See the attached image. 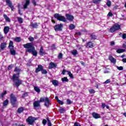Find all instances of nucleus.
I'll return each mask as SVG.
<instances>
[{
  "label": "nucleus",
  "mask_w": 126,
  "mask_h": 126,
  "mask_svg": "<svg viewBox=\"0 0 126 126\" xmlns=\"http://www.w3.org/2000/svg\"><path fill=\"white\" fill-rule=\"evenodd\" d=\"M6 93H7L6 91H4L3 93L1 94V95L0 96V98H2V97H3V96H4L5 94H6Z\"/></svg>",
  "instance_id": "4c0bfd02"
},
{
  "label": "nucleus",
  "mask_w": 126,
  "mask_h": 126,
  "mask_svg": "<svg viewBox=\"0 0 126 126\" xmlns=\"http://www.w3.org/2000/svg\"><path fill=\"white\" fill-rule=\"evenodd\" d=\"M30 3V2L29 1V0L25 1L24 4V8L25 9L27 8V6L29 5Z\"/></svg>",
  "instance_id": "aec40b11"
},
{
  "label": "nucleus",
  "mask_w": 126,
  "mask_h": 126,
  "mask_svg": "<svg viewBox=\"0 0 126 126\" xmlns=\"http://www.w3.org/2000/svg\"><path fill=\"white\" fill-rule=\"evenodd\" d=\"M76 35H78L79 36H80L81 35V32H76Z\"/></svg>",
  "instance_id": "052dcab7"
},
{
  "label": "nucleus",
  "mask_w": 126,
  "mask_h": 126,
  "mask_svg": "<svg viewBox=\"0 0 126 126\" xmlns=\"http://www.w3.org/2000/svg\"><path fill=\"white\" fill-rule=\"evenodd\" d=\"M6 2L7 5H8V6L10 7V8L11 9V10H13V5H12V3H11V2H10L9 0H7L6 1Z\"/></svg>",
  "instance_id": "f8f14e48"
},
{
  "label": "nucleus",
  "mask_w": 126,
  "mask_h": 126,
  "mask_svg": "<svg viewBox=\"0 0 126 126\" xmlns=\"http://www.w3.org/2000/svg\"><path fill=\"white\" fill-rule=\"evenodd\" d=\"M68 74L69 76L70 77V78H73V76L72 75V74L70 72H68Z\"/></svg>",
  "instance_id": "79ce46f5"
},
{
  "label": "nucleus",
  "mask_w": 126,
  "mask_h": 126,
  "mask_svg": "<svg viewBox=\"0 0 126 126\" xmlns=\"http://www.w3.org/2000/svg\"><path fill=\"white\" fill-rule=\"evenodd\" d=\"M111 82V80L107 79L105 82H104V84H108V83H110Z\"/></svg>",
  "instance_id": "a19ab883"
},
{
  "label": "nucleus",
  "mask_w": 126,
  "mask_h": 126,
  "mask_svg": "<svg viewBox=\"0 0 126 126\" xmlns=\"http://www.w3.org/2000/svg\"><path fill=\"white\" fill-rule=\"evenodd\" d=\"M120 28H121V26L116 24L110 28V31L111 33H113V32H115V31L120 30Z\"/></svg>",
  "instance_id": "20e7f679"
},
{
  "label": "nucleus",
  "mask_w": 126,
  "mask_h": 126,
  "mask_svg": "<svg viewBox=\"0 0 126 126\" xmlns=\"http://www.w3.org/2000/svg\"><path fill=\"white\" fill-rule=\"evenodd\" d=\"M57 64H56L53 62H51L49 63V68L50 69L55 68V67H57Z\"/></svg>",
  "instance_id": "9d476101"
},
{
  "label": "nucleus",
  "mask_w": 126,
  "mask_h": 126,
  "mask_svg": "<svg viewBox=\"0 0 126 126\" xmlns=\"http://www.w3.org/2000/svg\"><path fill=\"white\" fill-rule=\"evenodd\" d=\"M123 48H124L125 49H126V43L123 44Z\"/></svg>",
  "instance_id": "69168bd1"
},
{
  "label": "nucleus",
  "mask_w": 126,
  "mask_h": 126,
  "mask_svg": "<svg viewBox=\"0 0 126 126\" xmlns=\"http://www.w3.org/2000/svg\"><path fill=\"white\" fill-rule=\"evenodd\" d=\"M91 37L92 39H97V36H96V35H95V34H92L91 35Z\"/></svg>",
  "instance_id": "58836bf2"
},
{
  "label": "nucleus",
  "mask_w": 126,
  "mask_h": 126,
  "mask_svg": "<svg viewBox=\"0 0 126 126\" xmlns=\"http://www.w3.org/2000/svg\"><path fill=\"white\" fill-rule=\"evenodd\" d=\"M31 26H32V28H37V27H38V25L37 24V23H32L31 24Z\"/></svg>",
  "instance_id": "cd10ccee"
},
{
  "label": "nucleus",
  "mask_w": 126,
  "mask_h": 126,
  "mask_svg": "<svg viewBox=\"0 0 126 126\" xmlns=\"http://www.w3.org/2000/svg\"><path fill=\"white\" fill-rule=\"evenodd\" d=\"M105 107H106V104L102 103V108H103L104 109V108H105Z\"/></svg>",
  "instance_id": "bf43d9fd"
},
{
  "label": "nucleus",
  "mask_w": 126,
  "mask_h": 126,
  "mask_svg": "<svg viewBox=\"0 0 126 126\" xmlns=\"http://www.w3.org/2000/svg\"><path fill=\"white\" fill-rule=\"evenodd\" d=\"M55 99L57 100V102L60 100L59 99V97H58V96H55Z\"/></svg>",
  "instance_id": "e2e57ef3"
},
{
  "label": "nucleus",
  "mask_w": 126,
  "mask_h": 126,
  "mask_svg": "<svg viewBox=\"0 0 126 126\" xmlns=\"http://www.w3.org/2000/svg\"><path fill=\"white\" fill-rule=\"evenodd\" d=\"M65 16L66 17V19L67 20H69V21H73V19H74V17H73V16L71 15H69V14H66Z\"/></svg>",
  "instance_id": "6e6552de"
},
{
  "label": "nucleus",
  "mask_w": 126,
  "mask_h": 126,
  "mask_svg": "<svg viewBox=\"0 0 126 126\" xmlns=\"http://www.w3.org/2000/svg\"><path fill=\"white\" fill-rule=\"evenodd\" d=\"M122 62H123V63H126V59H123Z\"/></svg>",
  "instance_id": "0e129e2a"
},
{
  "label": "nucleus",
  "mask_w": 126,
  "mask_h": 126,
  "mask_svg": "<svg viewBox=\"0 0 126 126\" xmlns=\"http://www.w3.org/2000/svg\"><path fill=\"white\" fill-rule=\"evenodd\" d=\"M63 58V54L60 53L58 55V59H62Z\"/></svg>",
  "instance_id": "09e8293b"
},
{
  "label": "nucleus",
  "mask_w": 126,
  "mask_h": 126,
  "mask_svg": "<svg viewBox=\"0 0 126 126\" xmlns=\"http://www.w3.org/2000/svg\"><path fill=\"white\" fill-rule=\"evenodd\" d=\"M72 55H73V56H76V55H77V51L76 50H72L71 52Z\"/></svg>",
  "instance_id": "c85d7f7f"
},
{
  "label": "nucleus",
  "mask_w": 126,
  "mask_h": 126,
  "mask_svg": "<svg viewBox=\"0 0 126 126\" xmlns=\"http://www.w3.org/2000/svg\"><path fill=\"white\" fill-rule=\"evenodd\" d=\"M10 53L11 55H12L13 56H14V55H15L16 54V52L15 50H13V49H10Z\"/></svg>",
  "instance_id": "c756f323"
},
{
  "label": "nucleus",
  "mask_w": 126,
  "mask_h": 126,
  "mask_svg": "<svg viewBox=\"0 0 126 126\" xmlns=\"http://www.w3.org/2000/svg\"><path fill=\"white\" fill-rule=\"evenodd\" d=\"M59 111L61 114H63L64 112V109L63 107H61L59 109Z\"/></svg>",
  "instance_id": "e433bc0d"
},
{
  "label": "nucleus",
  "mask_w": 126,
  "mask_h": 126,
  "mask_svg": "<svg viewBox=\"0 0 126 126\" xmlns=\"http://www.w3.org/2000/svg\"><path fill=\"white\" fill-rule=\"evenodd\" d=\"M48 126H52V123H51V121H50V120H48Z\"/></svg>",
  "instance_id": "6e6d98bb"
},
{
  "label": "nucleus",
  "mask_w": 126,
  "mask_h": 126,
  "mask_svg": "<svg viewBox=\"0 0 126 126\" xmlns=\"http://www.w3.org/2000/svg\"><path fill=\"white\" fill-rule=\"evenodd\" d=\"M44 105L45 106H46V107H49V106H50V104H51V101H50L49 98L46 97L44 101Z\"/></svg>",
  "instance_id": "1a4fd4ad"
},
{
  "label": "nucleus",
  "mask_w": 126,
  "mask_h": 126,
  "mask_svg": "<svg viewBox=\"0 0 126 126\" xmlns=\"http://www.w3.org/2000/svg\"><path fill=\"white\" fill-rule=\"evenodd\" d=\"M54 29L56 32L58 31H62V30H63V24H60L56 25L54 27Z\"/></svg>",
  "instance_id": "423d86ee"
},
{
  "label": "nucleus",
  "mask_w": 126,
  "mask_h": 126,
  "mask_svg": "<svg viewBox=\"0 0 126 126\" xmlns=\"http://www.w3.org/2000/svg\"><path fill=\"white\" fill-rule=\"evenodd\" d=\"M109 61H110L111 63H114V64L116 63V60L112 56H109Z\"/></svg>",
  "instance_id": "f3484780"
},
{
  "label": "nucleus",
  "mask_w": 126,
  "mask_h": 126,
  "mask_svg": "<svg viewBox=\"0 0 126 126\" xmlns=\"http://www.w3.org/2000/svg\"><path fill=\"white\" fill-rule=\"evenodd\" d=\"M14 41H16V42H20L21 41V38L19 37H16L14 39Z\"/></svg>",
  "instance_id": "72a5a7b5"
},
{
  "label": "nucleus",
  "mask_w": 126,
  "mask_h": 126,
  "mask_svg": "<svg viewBox=\"0 0 126 126\" xmlns=\"http://www.w3.org/2000/svg\"><path fill=\"white\" fill-rule=\"evenodd\" d=\"M87 48H93L94 47V44L91 42H88L86 45Z\"/></svg>",
  "instance_id": "6ab92c4d"
},
{
  "label": "nucleus",
  "mask_w": 126,
  "mask_h": 126,
  "mask_svg": "<svg viewBox=\"0 0 126 126\" xmlns=\"http://www.w3.org/2000/svg\"><path fill=\"white\" fill-rule=\"evenodd\" d=\"M43 50L44 49H43V46H41L39 52V54L40 56H45L46 53L43 51Z\"/></svg>",
  "instance_id": "2eb2a0df"
},
{
  "label": "nucleus",
  "mask_w": 126,
  "mask_h": 126,
  "mask_svg": "<svg viewBox=\"0 0 126 126\" xmlns=\"http://www.w3.org/2000/svg\"><path fill=\"white\" fill-rule=\"evenodd\" d=\"M110 45H111V46H113L114 45H115V42H114V41H111V42H110Z\"/></svg>",
  "instance_id": "13d9d810"
},
{
  "label": "nucleus",
  "mask_w": 126,
  "mask_h": 126,
  "mask_svg": "<svg viewBox=\"0 0 126 126\" xmlns=\"http://www.w3.org/2000/svg\"><path fill=\"white\" fill-rule=\"evenodd\" d=\"M89 92L91 93V94H93L95 93V90H94V89H90L89 90Z\"/></svg>",
  "instance_id": "c9c22d12"
},
{
  "label": "nucleus",
  "mask_w": 126,
  "mask_h": 126,
  "mask_svg": "<svg viewBox=\"0 0 126 126\" xmlns=\"http://www.w3.org/2000/svg\"><path fill=\"white\" fill-rule=\"evenodd\" d=\"M54 17L60 21H63V22H66V19H65L64 16H62V15L59 14H55L54 15Z\"/></svg>",
  "instance_id": "7ed1b4c3"
},
{
  "label": "nucleus",
  "mask_w": 126,
  "mask_h": 126,
  "mask_svg": "<svg viewBox=\"0 0 126 126\" xmlns=\"http://www.w3.org/2000/svg\"><path fill=\"white\" fill-rule=\"evenodd\" d=\"M12 67H13V65H10L8 66V69H11V68H12Z\"/></svg>",
  "instance_id": "864d4df0"
},
{
  "label": "nucleus",
  "mask_w": 126,
  "mask_h": 126,
  "mask_svg": "<svg viewBox=\"0 0 126 126\" xmlns=\"http://www.w3.org/2000/svg\"><path fill=\"white\" fill-rule=\"evenodd\" d=\"M33 106L35 108L39 107L40 106V101H35L33 103Z\"/></svg>",
  "instance_id": "dca6fc26"
},
{
  "label": "nucleus",
  "mask_w": 126,
  "mask_h": 126,
  "mask_svg": "<svg viewBox=\"0 0 126 126\" xmlns=\"http://www.w3.org/2000/svg\"><path fill=\"white\" fill-rule=\"evenodd\" d=\"M46 98L47 97H41L40 98L39 102H45V100H46Z\"/></svg>",
  "instance_id": "f704fd0d"
},
{
  "label": "nucleus",
  "mask_w": 126,
  "mask_h": 126,
  "mask_svg": "<svg viewBox=\"0 0 126 126\" xmlns=\"http://www.w3.org/2000/svg\"><path fill=\"white\" fill-rule=\"evenodd\" d=\"M42 74H46L47 73V70L45 69L42 70Z\"/></svg>",
  "instance_id": "49530a36"
},
{
  "label": "nucleus",
  "mask_w": 126,
  "mask_h": 126,
  "mask_svg": "<svg viewBox=\"0 0 126 126\" xmlns=\"http://www.w3.org/2000/svg\"><path fill=\"white\" fill-rule=\"evenodd\" d=\"M111 1H108L107 2H106V5H107V6H111Z\"/></svg>",
  "instance_id": "37998d69"
},
{
  "label": "nucleus",
  "mask_w": 126,
  "mask_h": 126,
  "mask_svg": "<svg viewBox=\"0 0 126 126\" xmlns=\"http://www.w3.org/2000/svg\"><path fill=\"white\" fill-rule=\"evenodd\" d=\"M24 47L27 49V52L31 53L33 56L36 57L38 54V52L35 50V47L33 46L32 43H27L24 44Z\"/></svg>",
  "instance_id": "f03ea898"
},
{
  "label": "nucleus",
  "mask_w": 126,
  "mask_h": 126,
  "mask_svg": "<svg viewBox=\"0 0 126 126\" xmlns=\"http://www.w3.org/2000/svg\"><path fill=\"white\" fill-rule=\"evenodd\" d=\"M17 19H18L19 23H23V19L20 17H17Z\"/></svg>",
  "instance_id": "473e14b6"
},
{
  "label": "nucleus",
  "mask_w": 126,
  "mask_h": 126,
  "mask_svg": "<svg viewBox=\"0 0 126 126\" xmlns=\"http://www.w3.org/2000/svg\"><path fill=\"white\" fill-rule=\"evenodd\" d=\"M65 70H63V72H62V74H65Z\"/></svg>",
  "instance_id": "338daca9"
},
{
  "label": "nucleus",
  "mask_w": 126,
  "mask_h": 126,
  "mask_svg": "<svg viewBox=\"0 0 126 126\" xmlns=\"http://www.w3.org/2000/svg\"><path fill=\"white\" fill-rule=\"evenodd\" d=\"M33 89L34 91H35V92H36V93H37L38 94H39L40 92H41V90L40 89V88H39V87L38 86H34Z\"/></svg>",
  "instance_id": "9b49d317"
},
{
  "label": "nucleus",
  "mask_w": 126,
  "mask_h": 126,
  "mask_svg": "<svg viewBox=\"0 0 126 126\" xmlns=\"http://www.w3.org/2000/svg\"><path fill=\"white\" fill-rule=\"evenodd\" d=\"M117 69H118V70H123V69H124V67H123V66H117Z\"/></svg>",
  "instance_id": "ea45409f"
},
{
  "label": "nucleus",
  "mask_w": 126,
  "mask_h": 126,
  "mask_svg": "<svg viewBox=\"0 0 126 126\" xmlns=\"http://www.w3.org/2000/svg\"><path fill=\"white\" fill-rule=\"evenodd\" d=\"M75 28V26L72 24L69 26V30H73Z\"/></svg>",
  "instance_id": "393cba45"
},
{
  "label": "nucleus",
  "mask_w": 126,
  "mask_h": 126,
  "mask_svg": "<svg viewBox=\"0 0 126 126\" xmlns=\"http://www.w3.org/2000/svg\"><path fill=\"white\" fill-rule=\"evenodd\" d=\"M4 33L5 35H6V34H7V33H8V32H9V27L8 26H6L4 28Z\"/></svg>",
  "instance_id": "4468645a"
},
{
  "label": "nucleus",
  "mask_w": 126,
  "mask_h": 126,
  "mask_svg": "<svg viewBox=\"0 0 126 126\" xmlns=\"http://www.w3.org/2000/svg\"><path fill=\"white\" fill-rule=\"evenodd\" d=\"M28 94H27V93H26L25 94H23V97H26V96H27Z\"/></svg>",
  "instance_id": "4d7b16f0"
},
{
  "label": "nucleus",
  "mask_w": 126,
  "mask_h": 126,
  "mask_svg": "<svg viewBox=\"0 0 126 126\" xmlns=\"http://www.w3.org/2000/svg\"><path fill=\"white\" fill-rule=\"evenodd\" d=\"M62 80L63 82H67L68 81V79L67 77L62 78Z\"/></svg>",
  "instance_id": "2f4dec72"
},
{
  "label": "nucleus",
  "mask_w": 126,
  "mask_h": 126,
  "mask_svg": "<svg viewBox=\"0 0 126 126\" xmlns=\"http://www.w3.org/2000/svg\"><path fill=\"white\" fill-rule=\"evenodd\" d=\"M10 100L12 105H15V102H16V97L12 94L10 95Z\"/></svg>",
  "instance_id": "0eeeda50"
},
{
  "label": "nucleus",
  "mask_w": 126,
  "mask_h": 126,
  "mask_svg": "<svg viewBox=\"0 0 126 126\" xmlns=\"http://www.w3.org/2000/svg\"><path fill=\"white\" fill-rule=\"evenodd\" d=\"M4 18L5 19V21L7 22H10V19L7 17V16L5 14L3 15Z\"/></svg>",
  "instance_id": "5701e85b"
},
{
  "label": "nucleus",
  "mask_w": 126,
  "mask_h": 126,
  "mask_svg": "<svg viewBox=\"0 0 126 126\" xmlns=\"http://www.w3.org/2000/svg\"><path fill=\"white\" fill-rule=\"evenodd\" d=\"M29 40L31 41L32 42V41H34V38L32 37H30L29 38Z\"/></svg>",
  "instance_id": "3c124183"
},
{
  "label": "nucleus",
  "mask_w": 126,
  "mask_h": 126,
  "mask_svg": "<svg viewBox=\"0 0 126 126\" xmlns=\"http://www.w3.org/2000/svg\"><path fill=\"white\" fill-rule=\"evenodd\" d=\"M67 103L68 105H70V104H71V101L69 99H67Z\"/></svg>",
  "instance_id": "5fc2aeb1"
},
{
  "label": "nucleus",
  "mask_w": 126,
  "mask_h": 126,
  "mask_svg": "<svg viewBox=\"0 0 126 126\" xmlns=\"http://www.w3.org/2000/svg\"><path fill=\"white\" fill-rule=\"evenodd\" d=\"M32 2L34 5H37V4L36 3V1L35 0H33Z\"/></svg>",
  "instance_id": "680f3d73"
},
{
  "label": "nucleus",
  "mask_w": 126,
  "mask_h": 126,
  "mask_svg": "<svg viewBox=\"0 0 126 126\" xmlns=\"http://www.w3.org/2000/svg\"><path fill=\"white\" fill-rule=\"evenodd\" d=\"M42 70H43V66L39 65L37 68L35 70V72H39V71H41Z\"/></svg>",
  "instance_id": "a211bd4d"
},
{
  "label": "nucleus",
  "mask_w": 126,
  "mask_h": 126,
  "mask_svg": "<svg viewBox=\"0 0 126 126\" xmlns=\"http://www.w3.org/2000/svg\"><path fill=\"white\" fill-rule=\"evenodd\" d=\"M125 51H126V50L125 49H120L117 50V53H118V54H121V53H124V52H125Z\"/></svg>",
  "instance_id": "bb28decb"
},
{
  "label": "nucleus",
  "mask_w": 126,
  "mask_h": 126,
  "mask_svg": "<svg viewBox=\"0 0 126 126\" xmlns=\"http://www.w3.org/2000/svg\"><path fill=\"white\" fill-rule=\"evenodd\" d=\"M8 104V100L6 99L5 100L3 103V106L4 107H5V106H7V104Z\"/></svg>",
  "instance_id": "7c9ffc66"
},
{
  "label": "nucleus",
  "mask_w": 126,
  "mask_h": 126,
  "mask_svg": "<svg viewBox=\"0 0 126 126\" xmlns=\"http://www.w3.org/2000/svg\"><path fill=\"white\" fill-rule=\"evenodd\" d=\"M107 16H109L112 17V16H113V13H112L111 12H109L108 13V14H107Z\"/></svg>",
  "instance_id": "8fccbe9b"
},
{
  "label": "nucleus",
  "mask_w": 126,
  "mask_h": 126,
  "mask_svg": "<svg viewBox=\"0 0 126 126\" xmlns=\"http://www.w3.org/2000/svg\"><path fill=\"white\" fill-rule=\"evenodd\" d=\"M74 126H81V125L79 123L76 122L74 124Z\"/></svg>",
  "instance_id": "de8ad7c7"
},
{
  "label": "nucleus",
  "mask_w": 126,
  "mask_h": 126,
  "mask_svg": "<svg viewBox=\"0 0 126 126\" xmlns=\"http://www.w3.org/2000/svg\"><path fill=\"white\" fill-rule=\"evenodd\" d=\"M58 103H59L60 105H63V101L59 100L58 101Z\"/></svg>",
  "instance_id": "a18cd8bd"
},
{
  "label": "nucleus",
  "mask_w": 126,
  "mask_h": 126,
  "mask_svg": "<svg viewBox=\"0 0 126 126\" xmlns=\"http://www.w3.org/2000/svg\"><path fill=\"white\" fill-rule=\"evenodd\" d=\"M8 47L10 49H12L14 48V46H13V42L12 41H10Z\"/></svg>",
  "instance_id": "412c9836"
},
{
  "label": "nucleus",
  "mask_w": 126,
  "mask_h": 126,
  "mask_svg": "<svg viewBox=\"0 0 126 126\" xmlns=\"http://www.w3.org/2000/svg\"><path fill=\"white\" fill-rule=\"evenodd\" d=\"M42 124H43V126H46V124H47V120L44 119V120L42 121Z\"/></svg>",
  "instance_id": "c03bdc74"
},
{
  "label": "nucleus",
  "mask_w": 126,
  "mask_h": 126,
  "mask_svg": "<svg viewBox=\"0 0 126 126\" xmlns=\"http://www.w3.org/2000/svg\"><path fill=\"white\" fill-rule=\"evenodd\" d=\"M25 108L24 107H20L18 109V113H19V114L22 113V112H23V111H24Z\"/></svg>",
  "instance_id": "b1692460"
},
{
  "label": "nucleus",
  "mask_w": 126,
  "mask_h": 126,
  "mask_svg": "<svg viewBox=\"0 0 126 126\" xmlns=\"http://www.w3.org/2000/svg\"><path fill=\"white\" fill-rule=\"evenodd\" d=\"M37 120V118H35L34 117H29L27 120L26 122L27 123H28L29 125H33L34 124V122L35 121Z\"/></svg>",
  "instance_id": "39448f33"
},
{
  "label": "nucleus",
  "mask_w": 126,
  "mask_h": 126,
  "mask_svg": "<svg viewBox=\"0 0 126 126\" xmlns=\"http://www.w3.org/2000/svg\"><path fill=\"white\" fill-rule=\"evenodd\" d=\"M123 39H126V33H124L122 35Z\"/></svg>",
  "instance_id": "603ef678"
},
{
  "label": "nucleus",
  "mask_w": 126,
  "mask_h": 126,
  "mask_svg": "<svg viewBox=\"0 0 126 126\" xmlns=\"http://www.w3.org/2000/svg\"><path fill=\"white\" fill-rule=\"evenodd\" d=\"M14 71L15 72H17V74H14L13 75L14 85L16 86V87H19V85H21V84H22V80L19 79L20 69L18 67H16Z\"/></svg>",
  "instance_id": "f257e3e1"
},
{
  "label": "nucleus",
  "mask_w": 126,
  "mask_h": 126,
  "mask_svg": "<svg viewBox=\"0 0 126 126\" xmlns=\"http://www.w3.org/2000/svg\"><path fill=\"white\" fill-rule=\"evenodd\" d=\"M6 47V43L4 42L1 44V50H3L4 48Z\"/></svg>",
  "instance_id": "a878e982"
},
{
  "label": "nucleus",
  "mask_w": 126,
  "mask_h": 126,
  "mask_svg": "<svg viewBox=\"0 0 126 126\" xmlns=\"http://www.w3.org/2000/svg\"><path fill=\"white\" fill-rule=\"evenodd\" d=\"M93 117L94 119H100L101 118V116H100V115L96 113H93Z\"/></svg>",
  "instance_id": "ddd939ff"
},
{
  "label": "nucleus",
  "mask_w": 126,
  "mask_h": 126,
  "mask_svg": "<svg viewBox=\"0 0 126 126\" xmlns=\"http://www.w3.org/2000/svg\"><path fill=\"white\" fill-rule=\"evenodd\" d=\"M94 3H98V1L95 0L93 1Z\"/></svg>",
  "instance_id": "774afa93"
},
{
  "label": "nucleus",
  "mask_w": 126,
  "mask_h": 126,
  "mask_svg": "<svg viewBox=\"0 0 126 126\" xmlns=\"http://www.w3.org/2000/svg\"><path fill=\"white\" fill-rule=\"evenodd\" d=\"M52 84L54 85V86H58L59 85V82L57 80H53L52 81Z\"/></svg>",
  "instance_id": "4be33fe9"
}]
</instances>
